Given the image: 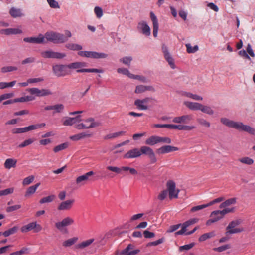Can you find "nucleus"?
Returning <instances> with one entry per match:
<instances>
[{"label": "nucleus", "instance_id": "obj_31", "mask_svg": "<svg viewBox=\"0 0 255 255\" xmlns=\"http://www.w3.org/2000/svg\"><path fill=\"white\" fill-rule=\"evenodd\" d=\"M86 66V63L85 62H76L71 63L67 65L68 68L71 69H77L85 67Z\"/></svg>", "mask_w": 255, "mask_h": 255}, {"label": "nucleus", "instance_id": "obj_47", "mask_svg": "<svg viewBox=\"0 0 255 255\" xmlns=\"http://www.w3.org/2000/svg\"><path fill=\"white\" fill-rule=\"evenodd\" d=\"M117 72L119 73H121L125 75H127L128 77L131 78L134 77L133 74L130 73L128 69L125 68H119L117 69Z\"/></svg>", "mask_w": 255, "mask_h": 255}, {"label": "nucleus", "instance_id": "obj_41", "mask_svg": "<svg viewBox=\"0 0 255 255\" xmlns=\"http://www.w3.org/2000/svg\"><path fill=\"white\" fill-rule=\"evenodd\" d=\"M18 230V227L14 226L2 233V235L5 237H8L11 235L14 234L17 232Z\"/></svg>", "mask_w": 255, "mask_h": 255}, {"label": "nucleus", "instance_id": "obj_51", "mask_svg": "<svg viewBox=\"0 0 255 255\" xmlns=\"http://www.w3.org/2000/svg\"><path fill=\"white\" fill-rule=\"evenodd\" d=\"M119 60L124 64L129 67L130 65V63L132 60V57L131 56H126L121 58Z\"/></svg>", "mask_w": 255, "mask_h": 255}, {"label": "nucleus", "instance_id": "obj_36", "mask_svg": "<svg viewBox=\"0 0 255 255\" xmlns=\"http://www.w3.org/2000/svg\"><path fill=\"white\" fill-rule=\"evenodd\" d=\"M78 240V238L74 237L64 241L62 245L65 247H69L75 244Z\"/></svg>", "mask_w": 255, "mask_h": 255}, {"label": "nucleus", "instance_id": "obj_58", "mask_svg": "<svg viewBox=\"0 0 255 255\" xmlns=\"http://www.w3.org/2000/svg\"><path fill=\"white\" fill-rule=\"evenodd\" d=\"M206 207H208V205L206 204H203V205H198V206H194V207H193L191 210H190V212H197L198 211H199L200 210H202V209H203Z\"/></svg>", "mask_w": 255, "mask_h": 255}, {"label": "nucleus", "instance_id": "obj_56", "mask_svg": "<svg viewBox=\"0 0 255 255\" xmlns=\"http://www.w3.org/2000/svg\"><path fill=\"white\" fill-rule=\"evenodd\" d=\"M28 131V130L27 127H24V128H14L12 130V132L13 134L24 133V132H26Z\"/></svg>", "mask_w": 255, "mask_h": 255}, {"label": "nucleus", "instance_id": "obj_26", "mask_svg": "<svg viewBox=\"0 0 255 255\" xmlns=\"http://www.w3.org/2000/svg\"><path fill=\"white\" fill-rule=\"evenodd\" d=\"M64 105L62 104H58L52 106H47L45 107L44 109L46 111L48 110H54V114L55 113H61L64 110Z\"/></svg>", "mask_w": 255, "mask_h": 255}, {"label": "nucleus", "instance_id": "obj_44", "mask_svg": "<svg viewBox=\"0 0 255 255\" xmlns=\"http://www.w3.org/2000/svg\"><path fill=\"white\" fill-rule=\"evenodd\" d=\"M215 236V233L214 232H211L209 233H207L201 235L199 238V241L200 242H203L209 238H211Z\"/></svg>", "mask_w": 255, "mask_h": 255}, {"label": "nucleus", "instance_id": "obj_61", "mask_svg": "<svg viewBox=\"0 0 255 255\" xmlns=\"http://www.w3.org/2000/svg\"><path fill=\"white\" fill-rule=\"evenodd\" d=\"M14 191V188H9L0 191V196H5L10 194H11Z\"/></svg>", "mask_w": 255, "mask_h": 255}, {"label": "nucleus", "instance_id": "obj_19", "mask_svg": "<svg viewBox=\"0 0 255 255\" xmlns=\"http://www.w3.org/2000/svg\"><path fill=\"white\" fill-rule=\"evenodd\" d=\"M162 49L164 53L165 59L168 62V64L170 65V67L172 69H174L175 68L174 61L173 58L171 57L170 53H169L167 46L163 44L162 45Z\"/></svg>", "mask_w": 255, "mask_h": 255}, {"label": "nucleus", "instance_id": "obj_9", "mask_svg": "<svg viewBox=\"0 0 255 255\" xmlns=\"http://www.w3.org/2000/svg\"><path fill=\"white\" fill-rule=\"evenodd\" d=\"M78 55L82 57L94 59H103L107 57L108 55L104 53H98L95 51H79Z\"/></svg>", "mask_w": 255, "mask_h": 255}, {"label": "nucleus", "instance_id": "obj_53", "mask_svg": "<svg viewBox=\"0 0 255 255\" xmlns=\"http://www.w3.org/2000/svg\"><path fill=\"white\" fill-rule=\"evenodd\" d=\"M17 70V68L15 66H4L1 68V72L2 73H5L8 72L16 71Z\"/></svg>", "mask_w": 255, "mask_h": 255}, {"label": "nucleus", "instance_id": "obj_28", "mask_svg": "<svg viewBox=\"0 0 255 255\" xmlns=\"http://www.w3.org/2000/svg\"><path fill=\"white\" fill-rule=\"evenodd\" d=\"M81 121V116L78 115L73 118H68L63 122V124L64 126H71L76 123L80 122Z\"/></svg>", "mask_w": 255, "mask_h": 255}, {"label": "nucleus", "instance_id": "obj_15", "mask_svg": "<svg viewBox=\"0 0 255 255\" xmlns=\"http://www.w3.org/2000/svg\"><path fill=\"white\" fill-rule=\"evenodd\" d=\"M152 100H153L152 98L149 97H146L142 100L136 99L134 101V105L138 109L146 110L148 109L147 103Z\"/></svg>", "mask_w": 255, "mask_h": 255}, {"label": "nucleus", "instance_id": "obj_57", "mask_svg": "<svg viewBox=\"0 0 255 255\" xmlns=\"http://www.w3.org/2000/svg\"><path fill=\"white\" fill-rule=\"evenodd\" d=\"M186 47L187 48V51L188 53H195L198 50V46L196 45L194 47H192L190 44H186Z\"/></svg>", "mask_w": 255, "mask_h": 255}, {"label": "nucleus", "instance_id": "obj_21", "mask_svg": "<svg viewBox=\"0 0 255 255\" xmlns=\"http://www.w3.org/2000/svg\"><path fill=\"white\" fill-rule=\"evenodd\" d=\"M23 41L25 42L30 43H46L44 40V37L43 35L40 34L38 37H26L23 39Z\"/></svg>", "mask_w": 255, "mask_h": 255}, {"label": "nucleus", "instance_id": "obj_8", "mask_svg": "<svg viewBox=\"0 0 255 255\" xmlns=\"http://www.w3.org/2000/svg\"><path fill=\"white\" fill-rule=\"evenodd\" d=\"M107 169L111 171L115 172L117 174H120L122 171H129L131 175L137 174V170L134 168H130L128 166H122L120 168L116 166H109L107 167Z\"/></svg>", "mask_w": 255, "mask_h": 255}, {"label": "nucleus", "instance_id": "obj_39", "mask_svg": "<svg viewBox=\"0 0 255 255\" xmlns=\"http://www.w3.org/2000/svg\"><path fill=\"white\" fill-rule=\"evenodd\" d=\"M69 146V143L68 142H65L62 144H60L56 146L53 148V151L55 153L58 152L60 151H62L63 150H64L66 148H67Z\"/></svg>", "mask_w": 255, "mask_h": 255}, {"label": "nucleus", "instance_id": "obj_46", "mask_svg": "<svg viewBox=\"0 0 255 255\" xmlns=\"http://www.w3.org/2000/svg\"><path fill=\"white\" fill-rule=\"evenodd\" d=\"M76 72L77 73H83V72H95V73H102L103 70L96 69V68H91V69H80L79 70H77Z\"/></svg>", "mask_w": 255, "mask_h": 255}, {"label": "nucleus", "instance_id": "obj_38", "mask_svg": "<svg viewBox=\"0 0 255 255\" xmlns=\"http://www.w3.org/2000/svg\"><path fill=\"white\" fill-rule=\"evenodd\" d=\"M9 13L13 17H21L23 14L20 9H17L14 7H12Z\"/></svg>", "mask_w": 255, "mask_h": 255}, {"label": "nucleus", "instance_id": "obj_18", "mask_svg": "<svg viewBox=\"0 0 255 255\" xmlns=\"http://www.w3.org/2000/svg\"><path fill=\"white\" fill-rule=\"evenodd\" d=\"M134 246L131 244H129L128 246L120 253V255H136L138 254L140 250L139 249L133 250Z\"/></svg>", "mask_w": 255, "mask_h": 255}, {"label": "nucleus", "instance_id": "obj_2", "mask_svg": "<svg viewBox=\"0 0 255 255\" xmlns=\"http://www.w3.org/2000/svg\"><path fill=\"white\" fill-rule=\"evenodd\" d=\"M234 208H225L223 210H215L211 212L210 214L211 219L206 221V225L210 226L212 224L222 219L224 216L229 213L233 212Z\"/></svg>", "mask_w": 255, "mask_h": 255}, {"label": "nucleus", "instance_id": "obj_22", "mask_svg": "<svg viewBox=\"0 0 255 255\" xmlns=\"http://www.w3.org/2000/svg\"><path fill=\"white\" fill-rule=\"evenodd\" d=\"M150 18L153 23V35L154 37H156L158 30V22L156 15L153 12L150 13Z\"/></svg>", "mask_w": 255, "mask_h": 255}, {"label": "nucleus", "instance_id": "obj_25", "mask_svg": "<svg viewBox=\"0 0 255 255\" xmlns=\"http://www.w3.org/2000/svg\"><path fill=\"white\" fill-rule=\"evenodd\" d=\"M146 91H155L154 88L152 86L138 85L136 87L135 93L139 94Z\"/></svg>", "mask_w": 255, "mask_h": 255}, {"label": "nucleus", "instance_id": "obj_64", "mask_svg": "<svg viewBox=\"0 0 255 255\" xmlns=\"http://www.w3.org/2000/svg\"><path fill=\"white\" fill-rule=\"evenodd\" d=\"M94 12L98 18L101 17L103 15V10L100 7H95L94 8Z\"/></svg>", "mask_w": 255, "mask_h": 255}, {"label": "nucleus", "instance_id": "obj_4", "mask_svg": "<svg viewBox=\"0 0 255 255\" xmlns=\"http://www.w3.org/2000/svg\"><path fill=\"white\" fill-rule=\"evenodd\" d=\"M67 69V65L56 64L52 66L53 72L58 77H64L70 74L71 71Z\"/></svg>", "mask_w": 255, "mask_h": 255}, {"label": "nucleus", "instance_id": "obj_10", "mask_svg": "<svg viewBox=\"0 0 255 255\" xmlns=\"http://www.w3.org/2000/svg\"><path fill=\"white\" fill-rule=\"evenodd\" d=\"M74 223V220L70 216H67L63 218L61 221L55 223V227L59 231H62L67 227L73 225Z\"/></svg>", "mask_w": 255, "mask_h": 255}, {"label": "nucleus", "instance_id": "obj_55", "mask_svg": "<svg viewBox=\"0 0 255 255\" xmlns=\"http://www.w3.org/2000/svg\"><path fill=\"white\" fill-rule=\"evenodd\" d=\"M230 248H231L230 245L226 244L217 248H214L213 250L216 252H222Z\"/></svg>", "mask_w": 255, "mask_h": 255}, {"label": "nucleus", "instance_id": "obj_35", "mask_svg": "<svg viewBox=\"0 0 255 255\" xmlns=\"http://www.w3.org/2000/svg\"><path fill=\"white\" fill-rule=\"evenodd\" d=\"M92 136V134L91 133H87L85 132H82L73 136L70 137V139L72 140H79L81 139L85 138V137H90Z\"/></svg>", "mask_w": 255, "mask_h": 255}, {"label": "nucleus", "instance_id": "obj_50", "mask_svg": "<svg viewBox=\"0 0 255 255\" xmlns=\"http://www.w3.org/2000/svg\"><path fill=\"white\" fill-rule=\"evenodd\" d=\"M200 110L203 113L209 115H213L214 114V111L210 107L204 106L202 104L201 105Z\"/></svg>", "mask_w": 255, "mask_h": 255}, {"label": "nucleus", "instance_id": "obj_49", "mask_svg": "<svg viewBox=\"0 0 255 255\" xmlns=\"http://www.w3.org/2000/svg\"><path fill=\"white\" fill-rule=\"evenodd\" d=\"M165 238L162 237L156 241L149 242L147 243L146 245L147 247H150V246H157L160 244L163 243L165 241Z\"/></svg>", "mask_w": 255, "mask_h": 255}, {"label": "nucleus", "instance_id": "obj_20", "mask_svg": "<svg viewBox=\"0 0 255 255\" xmlns=\"http://www.w3.org/2000/svg\"><path fill=\"white\" fill-rule=\"evenodd\" d=\"M179 150L177 147L172 146L171 145H164L157 150L158 154H164L171 152L176 151Z\"/></svg>", "mask_w": 255, "mask_h": 255}, {"label": "nucleus", "instance_id": "obj_14", "mask_svg": "<svg viewBox=\"0 0 255 255\" xmlns=\"http://www.w3.org/2000/svg\"><path fill=\"white\" fill-rule=\"evenodd\" d=\"M27 91L32 95H35L38 97L45 96L52 94L50 90L46 89H39L37 88L28 89Z\"/></svg>", "mask_w": 255, "mask_h": 255}, {"label": "nucleus", "instance_id": "obj_37", "mask_svg": "<svg viewBox=\"0 0 255 255\" xmlns=\"http://www.w3.org/2000/svg\"><path fill=\"white\" fill-rule=\"evenodd\" d=\"M145 144L148 145L153 146L158 143V136H151L145 140Z\"/></svg>", "mask_w": 255, "mask_h": 255}, {"label": "nucleus", "instance_id": "obj_7", "mask_svg": "<svg viewBox=\"0 0 255 255\" xmlns=\"http://www.w3.org/2000/svg\"><path fill=\"white\" fill-rule=\"evenodd\" d=\"M166 186L169 198L170 199L177 198L180 190L176 189L175 183L172 180H169L167 182Z\"/></svg>", "mask_w": 255, "mask_h": 255}, {"label": "nucleus", "instance_id": "obj_33", "mask_svg": "<svg viewBox=\"0 0 255 255\" xmlns=\"http://www.w3.org/2000/svg\"><path fill=\"white\" fill-rule=\"evenodd\" d=\"M184 104L192 110H200L202 105L200 103L191 102H185Z\"/></svg>", "mask_w": 255, "mask_h": 255}, {"label": "nucleus", "instance_id": "obj_13", "mask_svg": "<svg viewBox=\"0 0 255 255\" xmlns=\"http://www.w3.org/2000/svg\"><path fill=\"white\" fill-rule=\"evenodd\" d=\"M20 230L23 233H26L32 230H34L35 232H39L42 230V227L36 222H33L22 226Z\"/></svg>", "mask_w": 255, "mask_h": 255}, {"label": "nucleus", "instance_id": "obj_43", "mask_svg": "<svg viewBox=\"0 0 255 255\" xmlns=\"http://www.w3.org/2000/svg\"><path fill=\"white\" fill-rule=\"evenodd\" d=\"M55 197H56L55 195H50L47 197L41 198L39 201V203L40 204H44L46 203L52 202L55 199Z\"/></svg>", "mask_w": 255, "mask_h": 255}, {"label": "nucleus", "instance_id": "obj_45", "mask_svg": "<svg viewBox=\"0 0 255 255\" xmlns=\"http://www.w3.org/2000/svg\"><path fill=\"white\" fill-rule=\"evenodd\" d=\"M66 47L71 50H80L82 49V46L74 43H67L65 45Z\"/></svg>", "mask_w": 255, "mask_h": 255}, {"label": "nucleus", "instance_id": "obj_12", "mask_svg": "<svg viewBox=\"0 0 255 255\" xmlns=\"http://www.w3.org/2000/svg\"><path fill=\"white\" fill-rule=\"evenodd\" d=\"M75 202V201L74 199L62 201L58 205L57 210L58 211L70 210L72 208Z\"/></svg>", "mask_w": 255, "mask_h": 255}, {"label": "nucleus", "instance_id": "obj_48", "mask_svg": "<svg viewBox=\"0 0 255 255\" xmlns=\"http://www.w3.org/2000/svg\"><path fill=\"white\" fill-rule=\"evenodd\" d=\"M16 83V81H13L12 82H0V89H4L8 87H13Z\"/></svg>", "mask_w": 255, "mask_h": 255}, {"label": "nucleus", "instance_id": "obj_62", "mask_svg": "<svg viewBox=\"0 0 255 255\" xmlns=\"http://www.w3.org/2000/svg\"><path fill=\"white\" fill-rule=\"evenodd\" d=\"M168 192L167 190L162 191L158 195L157 198L160 201H163L167 196Z\"/></svg>", "mask_w": 255, "mask_h": 255}, {"label": "nucleus", "instance_id": "obj_60", "mask_svg": "<svg viewBox=\"0 0 255 255\" xmlns=\"http://www.w3.org/2000/svg\"><path fill=\"white\" fill-rule=\"evenodd\" d=\"M34 179V176H32V175L29 176L23 179L22 184L23 185H29L33 181Z\"/></svg>", "mask_w": 255, "mask_h": 255}, {"label": "nucleus", "instance_id": "obj_5", "mask_svg": "<svg viewBox=\"0 0 255 255\" xmlns=\"http://www.w3.org/2000/svg\"><path fill=\"white\" fill-rule=\"evenodd\" d=\"M141 155L142 154L147 155L149 160L151 164L155 163L157 161V158L153 150L149 146H142L140 147Z\"/></svg>", "mask_w": 255, "mask_h": 255}, {"label": "nucleus", "instance_id": "obj_34", "mask_svg": "<svg viewBox=\"0 0 255 255\" xmlns=\"http://www.w3.org/2000/svg\"><path fill=\"white\" fill-rule=\"evenodd\" d=\"M40 183H37V184H35L34 185L30 186L28 187L25 194V196L26 197H29L31 195L33 194L37 190V188L40 186Z\"/></svg>", "mask_w": 255, "mask_h": 255}, {"label": "nucleus", "instance_id": "obj_52", "mask_svg": "<svg viewBox=\"0 0 255 255\" xmlns=\"http://www.w3.org/2000/svg\"><path fill=\"white\" fill-rule=\"evenodd\" d=\"M46 126L45 123H40L35 125H32L27 127L28 131L32 130H35L44 127Z\"/></svg>", "mask_w": 255, "mask_h": 255}, {"label": "nucleus", "instance_id": "obj_24", "mask_svg": "<svg viewBox=\"0 0 255 255\" xmlns=\"http://www.w3.org/2000/svg\"><path fill=\"white\" fill-rule=\"evenodd\" d=\"M95 241L94 238H91L82 242L75 245V248L76 249H84L89 246H90Z\"/></svg>", "mask_w": 255, "mask_h": 255}, {"label": "nucleus", "instance_id": "obj_11", "mask_svg": "<svg viewBox=\"0 0 255 255\" xmlns=\"http://www.w3.org/2000/svg\"><path fill=\"white\" fill-rule=\"evenodd\" d=\"M41 55L44 58L62 59L66 56V54L63 53L54 52L51 50L44 51L41 52Z\"/></svg>", "mask_w": 255, "mask_h": 255}, {"label": "nucleus", "instance_id": "obj_3", "mask_svg": "<svg viewBox=\"0 0 255 255\" xmlns=\"http://www.w3.org/2000/svg\"><path fill=\"white\" fill-rule=\"evenodd\" d=\"M44 39L47 41L54 43H62L67 41V38L64 35L53 31L47 32L45 33Z\"/></svg>", "mask_w": 255, "mask_h": 255}, {"label": "nucleus", "instance_id": "obj_1", "mask_svg": "<svg viewBox=\"0 0 255 255\" xmlns=\"http://www.w3.org/2000/svg\"><path fill=\"white\" fill-rule=\"evenodd\" d=\"M221 122L225 125L238 130H241L252 134H254L255 132V130L250 126L245 125L241 122H235L226 118H221Z\"/></svg>", "mask_w": 255, "mask_h": 255}, {"label": "nucleus", "instance_id": "obj_6", "mask_svg": "<svg viewBox=\"0 0 255 255\" xmlns=\"http://www.w3.org/2000/svg\"><path fill=\"white\" fill-rule=\"evenodd\" d=\"M242 223L241 220H235L231 221L226 228V234H233L242 232L244 231L243 228H235V227Z\"/></svg>", "mask_w": 255, "mask_h": 255}, {"label": "nucleus", "instance_id": "obj_32", "mask_svg": "<svg viewBox=\"0 0 255 255\" xmlns=\"http://www.w3.org/2000/svg\"><path fill=\"white\" fill-rule=\"evenodd\" d=\"M17 160L13 158L7 159L4 164V167L6 169H9L16 166Z\"/></svg>", "mask_w": 255, "mask_h": 255}, {"label": "nucleus", "instance_id": "obj_16", "mask_svg": "<svg viewBox=\"0 0 255 255\" xmlns=\"http://www.w3.org/2000/svg\"><path fill=\"white\" fill-rule=\"evenodd\" d=\"M94 174L93 171H90L85 174L79 176L76 179L75 182L77 185L83 186L85 185L89 179V177Z\"/></svg>", "mask_w": 255, "mask_h": 255}, {"label": "nucleus", "instance_id": "obj_42", "mask_svg": "<svg viewBox=\"0 0 255 255\" xmlns=\"http://www.w3.org/2000/svg\"><path fill=\"white\" fill-rule=\"evenodd\" d=\"M126 133L125 131H121L117 132H115L113 133L109 134L107 135L105 137V139H109L111 138H114L120 136L124 135Z\"/></svg>", "mask_w": 255, "mask_h": 255}, {"label": "nucleus", "instance_id": "obj_40", "mask_svg": "<svg viewBox=\"0 0 255 255\" xmlns=\"http://www.w3.org/2000/svg\"><path fill=\"white\" fill-rule=\"evenodd\" d=\"M238 161L244 164L251 165L254 163V160L249 157H244L238 159Z\"/></svg>", "mask_w": 255, "mask_h": 255}, {"label": "nucleus", "instance_id": "obj_59", "mask_svg": "<svg viewBox=\"0 0 255 255\" xmlns=\"http://www.w3.org/2000/svg\"><path fill=\"white\" fill-rule=\"evenodd\" d=\"M34 141V139H32V138H30V139L25 140L22 143L18 145V147L19 148H23V147H25L26 146H28V145L32 144Z\"/></svg>", "mask_w": 255, "mask_h": 255}, {"label": "nucleus", "instance_id": "obj_63", "mask_svg": "<svg viewBox=\"0 0 255 255\" xmlns=\"http://www.w3.org/2000/svg\"><path fill=\"white\" fill-rule=\"evenodd\" d=\"M198 123L203 126L206 127H209L210 126V124L209 122L207 121L206 120L202 118H199L197 119Z\"/></svg>", "mask_w": 255, "mask_h": 255}, {"label": "nucleus", "instance_id": "obj_17", "mask_svg": "<svg viewBox=\"0 0 255 255\" xmlns=\"http://www.w3.org/2000/svg\"><path fill=\"white\" fill-rule=\"evenodd\" d=\"M141 150L140 148H134L128 151L124 156L123 157L126 159L135 158L140 157Z\"/></svg>", "mask_w": 255, "mask_h": 255}, {"label": "nucleus", "instance_id": "obj_54", "mask_svg": "<svg viewBox=\"0 0 255 255\" xmlns=\"http://www.w3.org/2000/svg\"><path fill=\"white\" fill-rule=\"evenodd\" d=\"M14 94L13 93H4L0 95V103L2 101L10 99L13 97Z\"/></svg>", "mask_w": 255, "mask_h": 255}, {"label": "nucleus", "instance_id": "obj_23", "mask_svg": "<svg viewBox=\"0 0 255 255\" xmlns=\"http://www.w3.org/2000/svg\"><path fill=\"white\" fill-rule=\"evenodd\" d=\"M84 124V128H91L98 127L100 125V123L99 122H95L94 119L92 118H90L85 120V123Z\"/></svg>", "mask_w": 255, "mask_h": 255}, {"label": "nucleus", "instance_id": "obj_27", "mask_svg": "<svg viewBox=\"0 0 255 255\" xmlns=\"http://www.w3.org/2000/svg\"><path fill=\"white\" fill-rule=\"evenodd\" d=\"M22 33V31L18 28H7L5 29H1L0 30V33L1 34L10 35V34H17Z\"/></svg>", "mask_w": 255, "mask_h": 255}, {"label": "nucleus", "instance_id": "obj_30", "mask_svg": "<svg viewBox=\"0 0 255 255\" xmlns=\"http://www.w3.org/2000/svg\"><path fill=\"white\" fill-rule=\"evenodd\" d=\"M139 27L141 29L143 34L146 36H149L150 35V28L145 22L143 21L139 23Z\"/></svg>", "mask_w": 255, "mask_h": 255}, {"label": "nucleus", "instance_id": "obj_29", "mask_svg": "<svg viewBox=\"0 0 255 255\" xmlns=\"http://www.w3.org/2000/svg\"><path fill=\"white\" fill-rule=\"evenodd\" d=\"M192 119V116L190 115H183L180 117H175L173 122L176 123H186Z\"/></svg>", "mask_w": 255, "mask_h": 255}]
</instances>
